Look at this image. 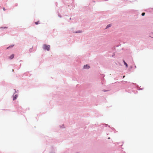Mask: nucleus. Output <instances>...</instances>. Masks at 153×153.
Segmentation results:
<instances>
[{"mask_svg":"<svg viewBox=\"0 0 153 153\" xmlns=\"http://www.w3.org/2000/svg\"><path fill=\"white\" fill-rule=\"evenodd\" d=\"M10 47V46L7 48V49H8Z\"/></svg>","mask_w":153,"mask_h":153,"instance_id":"10","label":"nucleus"},{"mask_svg":"<svg viewBox=\"0 0 153 153\" xmlns=\"http://www.w3.org/2000/svg\"><path fill=\"white\" fill-rule=\"evenodd\" d=\"M39 21H38L37 22H35V24L36 25H38L39 23Z\"/></svg>","mask_w":153,"mask_h":153,"instance_id":"7","label":"nucleus"},{"mask_svg":"<svg viewBox=\"0 0 153 153\" xmlns=\"http://www.w3.org/2000/svg\"><path fill=\"white\" fill-rule=\"evenodd\" d=\"M18 96L17 95H16L14 96H13V100H15L16 99Z\"/></svg>","mask_w":153,"mask_h":153,"instance_id":"4","label":"nucleus"},{"mask_svg":"<svg viewBox=\"0 0 153 153\" xmlns=\"http://www.w3.org/2000/svg\"><path fill=\"white\" fill-rule=\"evenodd\" d=\"M7 28V27H4V28Z\"/></svg>","mask_w":153,"mask_h":153,"instance_id":"12","label":"nucleus"},{"mask_svg":"<svg viewBox=\"0 0 153 153\" xmlns=\"http://www.w3.org/2000/svg\"><path fill=\"white\" fill-rule=\"evenodd\" d=\"M14 55L13 54H12L9 57V58L10 59H12L14 57Z\"/></svg>","mask_w":153,"mask_h":153,"instance_id":"3","label":"nucleus"},{"mask_svg":"<svg viewBox=\"0 0 153 153\" xmlns=\"http://www.w3.org/2000/svg\"><path fill=\"white\" fill-rule=\"evenodd\" d=\"M111 24H110L108 25H107V27H106V28H108L110 27H111Z\"/></svg>","mask_w":153,"mask_h":153,"instance_id":"6","label":"nucleus"},{"mask_svg":"<svg viewBox=\"0 0 153 153\" xmlns=\"http://www.w3.org/2000/svg\"><path fill=\"white\" fill-rule=\"evenodd\" d=\"M50 46L49 45H44L43 46V48L45 50H47L48 51L50 50Z\"/></svg>","mask_w":153,"mask_h":153,"instance_id":"1","label":"nucleus"},{"mask_svg":"<svg viewBox=\"0 0 153 153\" xmlns=\"http://www.w3.org/2000/svg\"><path fill=\"white\" fill-rule=\"evenodd\" d=\"M125 77V76H123V78H124V77Z\"/></svg>","mask_w":153,"mask_h":153,"instance_id":"11","label":"nucleus"},{"mask_svg":"<svg viewBox=\"0 0 153 153\" xmlns=\"http://www.w3.org/2000/svg\"><path fill=\"white\" fill-rule=\"evenodd\" d=\"M3 10H5V8H3Z\"/></svg>","mask_w":153,"mask_h":153,"instance_id":"9","label":"nucleus"},{"mask_svg":"<svg viewBox=\"0 0 153 153\" xmlns=\"http://www.w3.org/2000/svg\"><path fill=\"white\" fill-rule=\"evenodd\" d=\"M124 64L126 65V67H128V65L124 61H123Z\"/></svg>","mask_w":153,"mask_h":153,"instance_id":"5","label":"nucleus"},{"mask_svg":"<svg viewBox=\"0 0 153 153\" xmlns=\"http://www.w3.org/2000/svg\"><path fill=\"white\" fill-rule=\"evenodd\" d=\"M90 68V66L87 65H85L84 66V68H85V69H86V68L88 69V68Z\"/></svg>","mask_w":153,"mask_h":153,"instance_id":"2","label":"nucleus"},{"mask_svg":"<svg viewBox=\"0 0 153 153\" xmlns=\"http://www.w3.org/2000/svg\"><path fill=\"white\" fill-rule=\"evenodd\" d=\"M145 13H142V16H144V15H145Z\"/></svg>","mask_w":153,"mask_h":153,"instance_id":"8","label":"nucleus"}]
</instances>
